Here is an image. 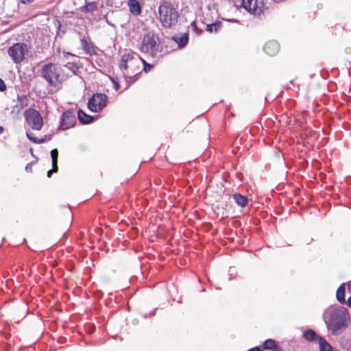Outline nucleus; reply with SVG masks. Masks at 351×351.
<instances>
[{"instance_id": "72a5a7b5", "label": "nucleus", "mask_w": 351, "mask_h": 351, "mask_svg": "<svg viewBox=\"0 0 351 351\" xmlns=\"http://www.w3.org/2000/svg\"><path fill=\"white\" fill-rule=\"evenodd\" d=\"M348 305L351 308V296L348 300Z\"/></svg>"}, {"instance_id": "4be33fe9", "label": "nucleus", "mask_w": 351, "mask_h": 351, "mask_svg": "<svg viewBox=\"0 0 351 351\" xmlns=\"http://www.w3.org/2000/svg\"><path fill=\"white\" fill-rule=\"evenodd\" d=\"M97 9V5L95 2L87 3L82 7V10L85 12H93Z\"/></svg>"}, {"instance_id": "f03ea898", "label": "nucleus", "mask_w": 351, "mask_h": 351, "mask_svg": "<svg viewBox=\"0 0 351 351\" xmlns=\"http://www.w3.org/2000/svg\"><path fill=\"white\" fill-rule=\"evenodd\" d=\"M141 58L134 52H129L123 55L120 69L125 70L124 75L134 82L136 76L141 73Z\"/></svg>"}, {"instance_id": "9d476101", "label": "nucleus", "mask_w": 351, "mask_h": 351, "mask_svg": "<svg viewBox=\"0 0 351 351\" xmlns=\"http://www.w3.org/2000/svg\"><path fill=\"white\" fill-rule=\"evenodd\" d=\"M76 122L75 115L73 112L67 110L62 115L60 128L66 130L74 126Z\"/></svg>"}, {"instance_id": "a211bd4d", "label": "nucleus", "mask_w": 351, "mask_h": 351, "mask_svg": "<svg viewBox=\"0 0 351 351\" xmlns=\"http://www.w3.org/2000/svg\"><path fill=\"white\" fill-rule=\"evenodd\" d=\"M320 351H332V346L327 342L324 337H320L318 340Z\"/></svg>"}, {"instance_id": "20e7f679", "label": "nucleus", "mask_w": 351, "mask_h": 351, "mask_svg": "<svg viewBox=\"0 0 351 351\" xmlns=\"http://www.w3.org/2000/svg\"><path fill=\"white\" fill-rule=\"evenodd\" d=\"M160 21L165 27H171L178 22V11L170 2L164 1L158 8Z\"/></svg>"}, {"instance_id": "7ed1b4c3", "label": "nucleus", "mask_w": 351, "mask_h": 351, "mask_svg": "<svg viewBox=\"0 0 351 351\" xmlns=\"http://www.w3.org/2000/svg\"><path fill=\"white\" fill-rule=\"evenodd\" d=\"M43 77L53 87H60L67 79L62 69L58 64L49 63L43 66L41 69Z\"/></svg>"}, {"instance_id": "39448f33", "label": "nucleus", "mask_w": 351, "mask_h": 351, "mask_svg": "<svg viewBox=\"0 0 351 351\" xmlns=\"http://www.w3.org/2000/svg\"><path fill=\"white\" fill-rule=\"evenodd\" d=\"M161 49L162 47L158 41V38L154 32H149L143 36L139 47L142 53H147L151 57L155 58L158 56V53L161 51Z\"/></svg>"}, {"instance_id": "412c9836", "label": "nucleus", "mask_w": 351, "mask_h": 351, "mask_svg": "<svg viewBox=\"0 0 351 351\" xmlns=\"http://www.w3.org/2000/svg\"><path fill=\"white\" fill-rule=\"evenodd\" d=\"M51 156L52 159V166H53L54 171H58V152L57 149H52L51 152Z\"/></svg>"}, {"instance_id": "c85d7f7f", "label": "nucleus", "mask_w": 351, "mask_h": 351, "mask_svg": "<svg viewBox=\"0 0 351 351\" xmlns=\"http://www.w3.org/2000/svg\"><path fill=\"white\" fill-rule=\"evenodd\" d=\"M53 172H55L54 170H53V166H52V169L48 171L47 172V176L49 178L51 177V175Z\"/></svg>"}, {"instance_id": "ddd939ff", "label": "nucleus", "mask_w": 351, "mask_h": 351, "mask_svg": "<svg viewBox=\"0 0 351 351\" xmlns=\"http://www.w3.org/2000/svg\"><path fill=\"white\" fill-rule=\"evenodd\" d=\"M263 348L265 350H271L272 351H283L279 343L274 339H267L263 343Z\"/></svg>"}, {"instance_id": "f8f14e48", "label": "nucleus", "mask_w": 351, "mask_h": 351, "mask_svg": "<svg viewBox=\"0 0 351 351\" xmlns=\"http://www.w3.org/2000/svg\"><path fill=\"white\" fill-rule=\"evenodd\" d=\"M280 47L278 43L275 40H271L267 42L265 47L264 50L269 56H274L279 51Z\"/></svg>"}, {"instance_id": "9b49d317", "label": "nucleus", "mask_w": 351, "mask_h": 351, "mask_svg": "<svg viewBox=\"0 0 351 351\" xmlns=\"http://www.w3.org/2000/svg\"><path fill=\"white\" fill-rule=\"evenodd\" d=\"M172 40L178 44V48H184L189 42L188 33H178L173 36Z\"/></svg>"}, {"instance_id": "1a4fd4ad", "label": "nucleus", "mask_w": 351, "mask_h": 351, "mask_svg": "<svg viewBox=\"0 0 351 351\" xmlns=\"http://www.w3.org/2000/svg\"><path fill=\"white\" fill-rule=\"evenodd\" d=\"M243 7L254 15H260L263 12V0H241Z\"/></svg>"}, {"instance_id": "f704fd0d", "label": "nucleus", "mask_w": 351, "mask_h": 351, "mask_svg": "<svg viewBox=\"0 0 351 351\" xmlns=\"http://www.w3.org/2000/svg\"><path fill=\"white\" fill-rule=\"evenodd\" d=\"M31 165H32V163H28L26 167H25V169L27 171L28 169L31 168Z\"/></svg>"}, {"instance_id": "aec40b11", "label": "nucleus", "mask_w": 351, "mask_h": 351, "mask_svg": "<svg viewBox=\"0 0 351 351\" xmlns=\"http://www.w3.org/2000/svg\"><path fill=\"white\" fill-rule=\"evenodd\" d=\"M337 299L341 304H344L345 300V287L344 285H341L339 287L336 293Z\"/></svg>"}, {"instance_id": "0eeeda50", "label": "nucleus", "mask_w": 351, "mask_h": 351, "mask_svg": "<svg viewBox=\"0 0 351 351\" xmlns=\"http://www.w3.org/2000/svg\"><path fill=\"white\" fill-rule=\"evenodd\" d=\"M27 51V45L23 43H16L8 49V53L15 63L21 62Z\"/></svg>"}, {"instance_id": "f3484780", "label": "nucleus", "mask_w": 351, "mask_h": 351, "mask_svg": "<svg viewBox=\"0 0 351 351\" xmlns=\"http://www.w3.org/2000/svg\"><path fill=\"white\" fill-rule=\"evenodd\" d=\"M233 199L235 202L241 207L247 206L248 203V199L247 196L241 195L240 193H236L233 195Z\"/></svg>"}, {"instance_id": "bb28decb", "label": "nucleus", "mask_w": 351, "mask_h": 351, "mask_svg": "<svg viewBox=\"0 0 351 351\" xmlns=\"http://www.w3.org/2000/svg\"><path fill=\"white\" fill-rule=\"evenodd\" d=\"M6 89V86L3 80L0 78V91H3Z\"/></svg>"}, {"instance_id": "2eb2a0df", "label": "nucleus", "mask_w": 351, "mask_h": 351, "mask_svg": "<svg viewBox=\"0 0 351 351\" xmlns=\"http://www.w3.org/2000/svg\"><path fill=\"white\" fill-rule=\"evenodd\" d=\"M81 47L86 52V53L92 56L95 53V49L92 45H90L85 38H82L80 39Z\"/></svg>"}, {"instance_id": "6ab92c4d", "label": "nucleus", "mask_w": 351, "mask_h": 351, "mask_svg": "<svg viewBox=\"0 0 351 351\" xmlns=\"http://www.w3.org/2000/svg\"><path fill=\"white\" fill-rule=\"evenodd\" d=\"M78 119L83 124H87L92 122L93 118L86 114L83 110H80L78 111Z\"/></svg>"}, {"instance_id": "7c9ffc66", "label": "nucleus", "mask_w": 351, "mask_h": 351, "mask_svg": "<svg viewBox=\"0 0 351 351\" xmlns=\"http://www.w3.org/2000/svg\"><path fill=\"white\" fill-rule=\"evenodd\" d=\"M247 351H262V350H260V348H258V347H255V348H252V349H250V350H247Z\"/></svg>"}, {"instance_id": "c756f323", "label": "nucleus", "mask_w": 351, "mask_h": 351, "mask_svg": "<svg viewBox=\"0 0 351 351\" xmlns=\"http://www.w3.org/2000/svg\"><path fill=\"white\" fill-rule=\"evenodd\" d=\"M113 82H114V89L116 90H118L119 88V85L117 82H115L114 81H113Z\"/></svg>"}, {"instance_id": "cd10ccee", "label": "nucleus", "mask_w": 351, "mask_h": 351, "mask_svg": "<svg viewBox=\"0 0 351 351\" xmlns=\"http://www.w3.org/2000/svg\"><path fill=\"white\" fill-rule=\"evenodd\" d=\"M33 1L34 0H21V2L23 4H27L32 3Z\"/></svg>"}, {"instance_id": "e433bc0d", "label": "nucleus", "mask_w": 351, "mask_h": 351, "mask_svg": "<svg viewBox=\"0 0 351 351\" xmlns=\"http://www.w3.org/2000/svg\"><path fill=\"white\" fill-rule=\"evenodd\" d=\"M348 288H349V289L351 290V281L349 282Z\"/></svg>"}, {"instance_id": "6e6552de", "label": "nucleus", "mask_w": 351, "mask_h": 351, "mask_svg": "<svg viewBox=\"0 0 351 351\" xmlns=\"http://www.w3.org/2000/svg\"><path fill=\"white\" fill-rule=\"evenodd\" d=\"M107 105V96L105 94L97 93L88 101V108L93 112H99Z\"/></svg>"}, {"instance_id": "5701e85b", "label": "nucleus", "mask_w": 351, "mask_h": 351, "mask_svg": "<svg viewBox=\"0 0 351 351\" xmlns=\"http://www.w3.org/2000/svg\"><path fill=\"white\" fill-rule=\"evenodd\" d=\"M32 134H33L32 132H26L27 137L32 142L35 143H38V144L43 143L44 142H45V139H44V138H41V139L38 138L34 136Z\"/></svg>"}, {"instance_id": "4468645a", "label": "nucleus", "mask_w": 351, "mask_h": 351, "mask_svg": "<svg viewBox=\"0 0 351 351\" xmlns=\"http://www.w3.org/2000/svg\"><path fill=\"white\" fill-rule=\"evenodd\" d=\"M128 6L130 11L135 16H138L141 14V7L137 0H129Z\"/></svg>"}, {"instance_id": "c9c22d12", "label": "nucleus", "mask_w": 351, "mask_h": 351, "mask_svg": "<svg viewBox=\"0 0 351 351\" xmlns=\"http://www.w3.org/2000/svg\"><path fill=\"white\" fill-rule=\"evenodd\" d=\"M4 128L3 126H0V135L3 132Z\"/></svg>"}, {"instance_id": "393cba45", "label": "nucleus", "mask_w": 351, "mask_h": 351, "mask_svg": "<svg viewBox=\"0 0 351 351\" xmlns=\"http://www.w3.org/2000/svg\"><path fill=\"white\" fill-rule=\"evenodd\" d=\"M141 64H143L144 66V68H143V70L145 71V72H147L149 71L150 69H151V67H152V65L147 63L145 62V60H144L143 59L141 58Z\"/></svg>"}, {"instance_id": "f257e3e1", "label": "nucleus", "mask_w": 351, "mask_h": 351, "mask_svg": "<svg viewBox=\"0 0 351 351\" xmlns=\"http://www.w3.org/2000/svg\"><path fill=\"white\" fill-rule=\"evenodd\" d=\"M350 316L346 308L338 307L329 313L328 317L325 319L328 330L332 335H337L339 330L348 326Z\"/></svg>"}, {"instance_id": "b1692460", "label": "nucleus", "mask_w": 351, "mask_h": 351, "mask_svg": "<svg viewBox=\"0 0 351 351\" xmlns=\"http://www.w3.org/2000/svg\"><path fill=\"white\" fill-rule=\"evenodd\" d=\"M221 27V23H215L206 25V30L210 32H217Z\"/></svg>"}, {"instance_id": "2f4dec72", "label": "nucleus", "mask_w": 351, "mask_h": 351, "mask_svg": "<svg viewBox=\"0 0 351 351\" xmlns=\"http://www.w3.org/2000/svg\"><path fill=\"white\" fill-rule=\"evenodd\" d=\"M191 25L193 26V28L194 30H196V29L197 28V26L196 25V23L195 21H193L192 23H191Z\"/></svg>"}, {"instance_id": "473e14b6", "label": "nucleus", "mask_w": 351, "mask_h": 351, "mask_svg": "<svg viewBox=\"0 0 351 351\" xmlns=\"http://www.w3.org/2000/svg\"><path fill=\"white\" fill-rule=\"evenodd\" d=\"M68 56H73L72 53H69V52H64V56L65 58H66Z\"/></svg>"}, {"instance_id": "dca6fc26", "label": "nucleus", "mask_w": 351, "mask_h": 351, "mask_svg": "<svg viewBox=\"0 0 351 351\" xmlns=\"http://www.w3.org/2000/svg\"><path fill=\"white\" fill-rule=\"evenodd\" d=\"M302 336L304 339L309 341H315L316 340L318 341L319 338L320 337L314 330L311 329H308L304 331Z\"/></svg>"}, {"instance_id": "a878e982", "label": "nucleus", "mask_w": 351, "mask_h": 351, "mask_svg": "<svg viewBox=\"0 0 351 351\" xmlns=\"http://www.w3.org/2000/svg\"><path fill=\"white\" fill-rule=\"evenodd\" d=\"M69 70H71L73 73H75V71L77 70V66L73 64L68 63L65 65Z\"/></svg>"}, {"instance_id": "423d86ee", "label": "nucleus", "mask_w": 351, "mask_h": 351, "mask_svg": "<svg viewBox=\"0 0 351 351\" xmlns=\"http://www.w3.org/2000/svg\"><path fill=\"white\" fill-rule=\"evenodd\" d=\"M25 119L30 128L40 130L43 125V118L40 113L34 109H28L25 112Z\"/></svg>"}, {"instance_id": "4c0bfd02", "label": "nucleus", "mask_w": 351, "mask_h": 351, "mask_svg": "<svg viewBox=\"0 0 351 351\" xmlns=\"http://www.w3.org/2000/svg\"><path fill=\"white\" fill-rule=\"evenodd\" d=\"M201 119H202V121H204V123H206L205 119L204 117H202Z\"/></svg>"}]
</instances>
